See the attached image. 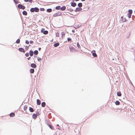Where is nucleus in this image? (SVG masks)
Here are the masks:
<instances>
[{
  "label": "nucleus",
  "mask_w": 135,
  "mask_h": 135,
  "mask_svg": "<svg viewBox=\"0 0 135 135\" xmlns=\"http://www.w3.org/2000/svg\"><path fill=\"white\" fill-rule=\"evenodd\" d=\"M30 11L31 12H38L39 11V9L37 7L32 8L30 9Z\"/></svg>",
  "instance_id": "f257e3e1"
},
{
  "label": "nucleus",
  "mask_w": 135,
  "mask_h": 135,
  "mask_svg": "<svg viewBox=\"0 0 135 135\" xmlns=\"http://www.w3.org/2000/svg\"><path fill=\"white\" fill-rule=\"evenodd\" d=\"M61 15V13L60 12H58L56 13L53 15V16L56 17L60 16Z\"/></svg>",
  "instance_id": "f03ea898"
},
{
  "label": "nucleus",
  "mask_w": 135,
  "mask_h": 135,
  "mask_svg": "<svg viewBox=\"0 0 135 135\" xmlns=\"http://www.w3.org/2000/svg\"><path fill=\"white\" fill-rule=\"evenodd\" d=\"M18 7L19 9H24L25 8L24 6H23L21 4H18Z\"/></svg>",
  "instance_id": "7ed1b4c3"
},
{
  "label": "nucleus",
  "mask_w": 135,
  "mask_h": 135,
  "mask_svg": "<svg viewBox=\"0 0 135 135\" xmlns=\"http://www.w3.org/2000/svg\"><path fill=\"white\" fill-rule=\"evenodd\" d=\"M38 114H39V113L38 112H36V114L33 113L32 116V118L34 119H35L37 117V115Z\"/></svg>",
  "instance_id": "20e7f679"
},
{
  "label": "nucleus",
  "mask_w": 135,
  "mask_h": 135,
  "mask_svg": "<svg viewBox=\"0 0 135 135\" xmlns=\"http://www.w3.org/2000/svg\"><path fill=\"white\" fill-rule=\"evenodd\" d=\"M91 53H92V55L94 57H96L97 56V55L95 53V51L94 50H93L91 52Z\"/></svg>",
  "instance_id": "39448f33"
},
{
  "label": "nucleus",
  "mask_w": 135,
  "mask_h": 135,
  "mask_svg": "<svg viewBox=\"0 0 135 135\" xmlns=\"http://www.w3.org/2000/svg\"><path fill=\"white\" fill-rule=\"evenodd\" d=\"M18 50L20 52L24 53L25 51L24 49L22 48H20L18 49Z\"/></svg>",
  "instance_id": "423d86ee"
},
{
  "label": "nucleus",
  "mask_w": 135,
  "mask_h": 135,
  "mask_svg": "<svg viewBox=\"0 0 135 135\" xmlns=\"http://www.w3.org/2000/svg\"><path fill=\"white\" fill-rule=\"evenodd\" d=\"M70 51L71 52H73L75 51V49L73 47H71L70 48Z\"/></svg>",
  "instance_id": "0eeeda50"
},
{
  "label": "nucleus",
  "mask_w": 135,
  "mask_h": 135,
  "mask_svg": "<svg viewBox=\"0 0 135 135\" xmlns=\"http://www.w3.org/2000/svg\"><path fill=\"white\" fill-rule=\"evenodd\" d=\"M31 66L32 67L34 68H36L37 66L34 63L32 64L31 65Z\"/></svg>",
  "instance_id": "6e6552de"
},
{
  "label": "nucleus",
  "mask_w": 135,
  "mask_h": 135,
  "mask_svg": "<svg viewBox=\"0 0 135 135\" xmlns=\"http://www.w3.org/2000/svg\"><path fill=\"white\" fill-rule=\"evenodd\" d=\"M41 102L39 99H37V105H39L41 104Z\"/></svg>",
  "instance_id": "1a4fd4ad"
},
{
  "label": "nucleus",
  "mask_w": 135,
  "mask_h": 135,
  "mask_svg": "<svg viewBox=\"0 0 135 135\" xmlns=\"http://www.w3.org/2000/svg\"><path fill=\"white\" fill-rule=\"evenodd\" d=\"M82 9L81 8H77L76 9L75 11L76 12L80 11H81L82 10Z\"/></svg>",
  "instance_id": "9d476101"
},
{
  "label": "nucleus",
  "mask_w": 135,
  "mask_h": 135,
  "mask_svg": "<svg viewBox=\"0 0 135 135\" xmlns=\"http://www.w3.org/2000/svg\"><path fill=\"white\" fill-rule=\"evenodd\" d=\"M65 33L64 32H62L61 33V36L62 38H64L65 37Z\"/></svg>",
  "instance_id": "9b49d317"
},
{
  "label": "nucleus",
  "mask_w": 135,
  "mask_h": 135,
  "mask_svg": "<svg viewBox=\"0 0 135 135\" xmlns=\"http://www.w3.org/2000/svg\"><path fill=\"white\" fill-rule=\"evenodd\" d=\"M15 114L14 113H11L10 115L9 116L11 117H13L15 116Z\"/></svg>",
  "instance_id": "f8f14e48"
},
{
  "label": "nucleus",
  "mask_w": 135,
  "mask_h": 135,
  "mask_svg": "<svg viewBox=\"0 0 135 135\" xmlns=\"http://www.w3.org/2000/svg\"><path fill=\"white\" fill-rule=\"evenodd\" d=\"M76 3H71V5L72 6L75 7L76 6Z\"/></svg>",
  "instance_id": "ddd939ff"
},
{
  "label": "nucleus",
  "mask_w": 135,
  "mask_h": 135,
  "mask_svg": "<svg viewBox=\"0 0 135 135\" xmlns=\"http://www.w3.org/2000/svg\"><path fill=\"white\" fill-rule=\"evenodd\" d=\"M66 9V7L64 6H63L61 7V10L62 11H64Z\"/></svg>",
  "instance_id": "4468645a"
},
{
  "label": "nucleus",
  "mask_w": 135,
  "mask_h": 135,
  "mask_svg": "<svg viewBox=\"0 0 135 135\" xmlns=\"http://www.w3.org/2000/svg\"><path fill=\"white\" fill-rule=\"evenodd\" d=\"M30 72L31 73H33L34 72V70L33 69H31L30 70Z\"/></svg>",
  "instance_id": "2eb2a0df"
},
{
  "label": "nucleus",
  "mask_w": 135,
  "mask_h": 135,
  "mask_svg": "<svg viewBox=\"0 0 135 135\" xmlns=\"http://www.w3.org/2000/svg\"><path fill=\"white\" fill-rule=\"evenodd\" d=\"M115 104L117 105H119L120 104V103L117 100L115 101Z\"/></svg>",
  "instance_id": "dca6fc26"
},
{
  "label": "nucleus",
  "mask_w": 135,
  "mask_h": 135,
  "mask_svg": "<svg viewBox=\"0 0 135 135\" xmlns=\"http://www.w3.org/2000/svg\"><path fill=\"white\" fill-rule=\"evenodd\" d=\"M29 110L31 112H33L34 110L32 108L30 107L29 108Z\"/></svg>",
  "instance_id": "f3484780"
},
{
  "label": "nucleus",
  "mask_w": 135,
  "mask_h": 135,
  "mask_svg": "<svg viewBox=\"0 0 135 135\" xmlns=\"http://www.w3.org/2000/svg\"><path fill=\"white\" fill-rule=\"evenodd\" d=\"M29 54L31 56H32L33 55V52L32 51H30L29 52Z\"/></svg>",
  "instance_id": "a211bd4d"
},
{
  "label": "nucleus",
  "mask_w": 135,
  "mask_h": 135,
  "mask_svg": "<svg viewBox=\"0 0 135 135\" xmlns=\"http://www.w3.org/2000/svg\"><path fill=\"white\" fill-rule=\"evenodd\" d=\"M117 95L119 97H120L121 96L122 94L120 91H119L117 92Z\"/></svg>",
  "instance_id": "6ab92c4d"
},
{
  "label": "nucleus",
  "mask_w": 135,
  "mask_h": 135,
  "mask_svg": "<svg viewBox=\"0 0 135 135\" xmlns=\"http://www.w3.org/2000/svg\"><path fill=\"white\" fill-rule=\"evenodd\" d=\"M22 13L23 15L25 16L27 15V12L25 11H23V12Z\"/></svg>",
  "instance_id": "aec40b11"
},
{
  "label": "nucleus",
  "mask_w": 135,
  "mask_h": 135,
  "mask_svg": "<svg viewBox=\"0 0 135 135\" xmlns=\"http://www.w3.org/2000/svg\"><path fill=\"white\" fill-rule=\"evenodd\" d=\"M46 103L45 102H43L41 103V106L42 107H44L45 106Z\"/></svg>",
  "instance_id": "412c9836"
},
{
  "label": "nucleus",
  "mask_w": 135,
  "mask_h": 135,
  "mask_svg": "<svg viewBox=\"0 0 135 135\" xmlns=\"http://www.w3.org/2000/svg\"><path fill=\"white\" fill-rule=\"evenodd\" d=\"M59 44L58 43H56L54 44V46L55 47H57L59 46Z\"/></svg>",
  "instance_id": "4be33fe9"
},
{
  "label": "nucleus",
  "mask_w": 135,
  "mask_h": 135,
  "mask_svg": "<svg viewBox=\"0 0 135 135\" xmlns=\"http://www.w3.org/2000/svg\"><path fill=\"white\" fill-rule=\"evenodd\" d=\"M48 126L50 127V128L51 129H54V127L52 126L50 124H49L48 125Z\"/></svg>",
  "instance_id": "5701e85b"
},
{
  "label": "nucleus",
  "mask_w": 135,
  "mask_h": 135,
  "mask_svg": "<svg viewBox=\"0 0 135 135\" xmlns=\"http://www.w3.org/2000/svg\"><path fill=\"white\" fill-rule=\"evenodd\" d=\"M56 9L57 10H59L60 9H61V7L60 6H56Z\"/></svg>",
  "instance_id": "b1692460"
},
{
  "label": "nucleus",
  "mask_w": 135,
  "mask_h": 135,
  "mask_svg": "<svg viewBox=\"0 0 135 135\" xmlns=\"http://www.w3.org/2000/svg\"><path fill=\"white\" fill-rule=\"evenodd\" d=\"M56 36L57 37H59V33L58 32H56L55 33Z\"/></svg>",
  "instance_id": "393cba45"
},
{
  "label": "nucleus",
  "mask_w": 135,
  "mask_h": 135,
  "mask_svg": "<svg viewBox=\"0 0 135 135\" xmlns=\"http://www.w3.org/2000/svg\"><path fill=\"white\" fill-rule=\"evenodd\" d=\"M78 6L80 7H81L82 6V4L81 3H80L78 4Z\"/></svg>",
  "instance_id": "a878e982"
},
{
  "label": "nucleus",
  "mask_w": 135,
  "mask_h": 135,
  "mask_svg": "<svg viewBox=\"0 0 135 135\" xmlns=\"http://www.w3.org/2000/svg\"><path fill=\"white\" fill-rule=\"evenodd\" d=\"M24 1L25 2H29L32 3V0H24Z\"/></svg>",
  "instance_id": "bb28decb"
},
{
  "label": "nucleus",
  "mask_w": 135,
  "mask_h": 135,
  "mask_svg": "<svg viewBox=\"0 0 135 135\" xmlns=\"http://www.w3.org/2000/svg\"><path fill=\"white\" fill-rule=\"evenodd\" d=\"M52 10L51 9H48L47 10V11L49 12H51L52 11Z\"/></svg>",
  "instance_id": "cd10ccee"
},
{
  "label": "nucleus",
  "mask_w": 135,
  "mask_h": 135,
  "mask_svg": "<svg viewBox=\"0 0 135 135\" xmlns=\"http://www.w3.org/2000/svg\"><path fill=\"white\" fill-rule=\"evenodd\" d=\"M43 33L44 34L46 35L48 34V31H44Z\"/></svg>",
  "instance_id": "c85d7f7f"
},
{
  "label": "nucleus",
  "mask_w": 135,
  "mask_h": 135,
  "mask_svg": "<svg viewBox=\"0 0 135 135\" xmlns=\"http://www.w3.org/2000/svg\"><path fill=\"white\" fill-rule=\"evenodd\" d=\"M27 106L26 105H25L23 108V109L24 110H26L27 109Z\"/></svg>",
  "instance_id": "c756f323"
},
{
  "label": "nucleus",
  "mask_w": 135,
  "mask_h": 135,
  "mask_svg": "<svg viewBox=\"0 0 135 135\" xmlns=\"http://www.w3.org/2000/svg\"><path fill=\"white\" fill-rule=\"evenodd\" d=\"M34 54H35L37 55L38 53V52L37 50H35L34 51Z\"/></svg>",
  "instance_id": "7c9ffc66"
},
{
  "label": "nucleus",
  "mask_w": 135,
  "mask_h": 135,
  "mask_svg": "<svg viewBox=\"0 0 135 135\" xmlns=\"http://www.w3.org/2000/svg\"><path fill=\"white\" fill-rule=\"evenodd\" d=\"M128 12L129 13H128L131 14L132 12V10H129L128 11Z\"/></svg>",
  "instance_id": "2f4dec72"
},
{
  "label": "nucleus",
  "mask_w": 135,
  "mask_h": 135,
  "mask_svg": "<svg viewBox=\"0 0 135 135\" xmlns=\"http://www.w3.org/2000/svg\"><path fill=\"white\" fill-rule=\"evenodd\" d=\"M20 39H18L16 41V42L17 44H19L20 42Z\"/></svg>",
  "instance_id": "473e14b6"
},
{
  "label": "nucleus",
  "mask_w": 135,
  "mask_h": 135,
  "mask_svg": "<svg viewBox=\"0 0 135 135\" xmlns=\"http://www.w3.org/2000/svg\"><path fill=\"white\" fill-rule=\"evenodd\" d=\"M131 14H130L128 13L127 16H128V18H130L131 17Z\"/></svg>",
  "instance_id": "72a5a7b5"
},
{
  "label": "nucleus",
  "mask_w": 135,
  "mask_h": 135,
  "mask_svg": "<svg viewBox=\"0 0 135 135\" xmlns=\"http://www.w3.org/2000/svg\"><path fill=\"white\" fill-rule=\"evenodd\" d=\"M77 46L79 48H80V45L77 42Z\"/></svg>",
  "instance_id": "f704fd0d"
},
{
  "label": "nucleus",
  "mask_w": 135,
  "mask_h": 135,
  "mask_svg": "<svg viewBox=\"0 0 135 135\" xmlns=\"http://www.w3.org/2000/svg\"><path fill=\"white\" fill-rule=\"evenodd\" d=\"M71 38H67V40L68 42H69L70 41H71Z\"/></svg>",
  "instance_id": "c9c22d12"
},
{
  "label": "nucleus",
  "mask_w": 135,
  "mask_h": 135,
  "mask_svg": "<svg viewBox=\"0 0 135 135\" xmlns=\"http://www.w3.org/2000/svg\"><path fill=\"white\" fill-rule=\"evenodd\" d=\"M25 55L26 57H28L29 56V54L28 53H26L25 54Z\"/></svg>",
  "instance_id": "e433bc0d"
},
{
  "label": "nucleus",
  "mask_w": 135,
  "mask_h": 135,
  "mask_svg": "<svg viewBox=\"0 0 135 135\" xmlns=\"http://www.w3.org/2000/svg\"><path fill=\"white\" fill-rule=\"evenodd\" d=\"M37 59L38 61H40L41 60V59L40 58L38 57Z\"/></svg>",
  "instance_id": "4c0bfd02"
},
{
  "label": "nucleus",
  "mask_w": 135,
  "mask_h": 135,
  "mask_svg": "<svg viewBox=\"0 0 135 135\" xmlns=\"http://www.w3.org/2000/svg\"><path fill=\"white\" fill-rule=\"evenodd\" d=\"M44 30H45L44 28H42L41 30V32L42 33L44 31Z\"/></svg>",
  "instance_id": "58836bf2"
},
{
  "label": "nucleus",
  "mask_w": 135,
  "mask_h": 135,
  "mask_svg": "<svg viewBox=\"0 0 135 135\" xmlns=\"http://www.w3.org/2000/svg\"><path fill=\"white\" fill-rule=\"evenodd\" d=\"M40 10L41 11H44L45 10V9L44 8H41Z\"/></svg>",
  "instance_id": "ea45409f"
},
{
  "label": "nucleus",
  "mask_w": 135,
  "mask_h": 135,
  "mask_svg": "<svg viewBox=\"0 0 135 135\" xmlns=\"http://www.w3.org/2000/svg\"><path fill=\"white\" fill-rule=\"evenodd\" d=\"M25 42H26V43L27 44H28L29 43V42L28 40H26Z\"/></svg>",
  "instance_id": "a19ab883"
},
{
  "label": "nucleus",
  "mask_w": 135,
  "mask_h": 135,
  "mask_svg": "<svg viewBox=\"0 0 135 135\" xmlns=\"http://www.w3.org/2000/svg\"><path fill=\"white\" fill-rule=\"evenodd\" d=\"M14 2H15V3H17V2L18 1H17L16 0H14Z\"/></svg>",
  "instance_id": "79ce46f5"
},
{
  "label": "nucleus",
  "mask_w": 135,
  "mask_h": 135,
  "mask_svg": "<svg viewBox=\"0 0 135 135\" xmlns=\"http://www.w3.org/2000/svg\"><path fill=\"white\" fill-rule=\"evenodd\" d=\"M69 11L71 12L73 11L72 9H69Z\"/></svg>",
  "instance_id": "37998d69"
},
{
  "label": "nucleus",
  "mask_w": 135,
  "mask_h": 135,
  "mask_svg": "<svg viewBox=\"0 0 135 135\" xmlns=\"http://www.w3.org/2000/svg\"><path fill=\"white\" fill-rule=\"evenodd\" d=\"M33 42V41H30V43L31 44H32Z\"/></svg>",
  "instance_id": "c03bdc74"
},
{
  "label": "nucleus",
  "mask_w": 135,
  "mask_h": 135,
  "mask_svg": "<svg viewBox=\"0 0 135 135\" xmlns=\"http://www.w3.org/2000/svg\"><path fill=\"white\" fill-rule=\"evenodd\" d=\"M30 58V57H29L28 58V60H29Z\"/></svg>",
  "instance_id": "a18cd8bd"
},
{
  "label": "nucleus",
  "mask_w": 135,
  "mask_h": 135,
  "mask_svg": "<svg viewBox=\"0 0 135 135\" xmlns=\"http://www.w3.org/2000/svg\"><path fill=\"white\" fill-rule=\"evenodd\" d=\"M57 126H59V125L58 124H57Z\"/></svg>",
  "instance_id": "49530a36"
},
{
  "label": "nucleus",
  "mask_w": 135,
  "mask_h": 135,
  "mask_svg": "<svg viewBox=\"0 0 135 135\" xmlns=\"http://www.w3.org/2000/svg\"><path fill=\"white\" fill-rule=\"evenodd\" d=\"M41 49V48H39V50Z\"/></svg>",
  "instance_id": "de8ad7c7"
}]
</instances>
